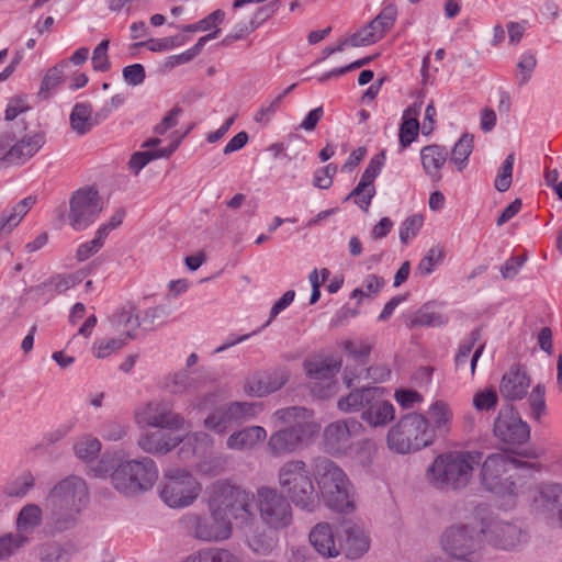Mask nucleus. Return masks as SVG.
I'll use <instances>...</instances> for the list:
<instances>
[{
  "instance_id": "f257e3e1",
  "label": "nucleus",
  "mask_w": 562,
  "mask_h": 562,
  "mask_svg": "<svg viewBox=\"0 0 562 562\" xmlns=\"http://www.w3.org/2000/svg\"><path fill=\"white\" fill-rule=\"evenodd\" d=\"M47 501L50 507L48 519L54 531L68 530L89 502L87 484L79 476H68L53 487Z\"/></svg>"
},
{
  "instance_id": "f03ea898",
  "label": "nucleus",
  "mask_w": 562,
  "mask_h": 562,
  "mask_svg": "<svg viewBox=\"0 0 562 562\" xmlns=\"http://www.w3.org/2000/svg\"><path fill=\"white\" fill-rule=\"evenodd\" d=\"M483 457L484 453L477 450L441 453L427 469V477L438 490H462L470 483L474 465H479Z\"/></svg>"
},
{
  "instance_id": "7ed1b4c3",
  "label": "nucleus",
  "mask_w": 562,
  "mask_h": 562,
  "mask_svg": "<svg viewBox=\"0 0 562 562\" xmlns=\"http://www.w3.org/2000/svg\"><path fill=\"white\" fill-rule=\"evenodd\" d=\"M308 418L310 412L304 407L291 406L276 411L272 420L281 428L268 440L270 454L280 457L296 451L312 434Z\"/></svg>"
},
{
  "instance_id": "20e7f679",
  "label": "nucleus",
  "mask_w": 562,
  "mask_h": 562,
  "mask_svg": "<svg viewBox=\"0 0 562 562\" xmlns=\"http://www.w3.org/2000/svg\"><path fill=\"white\" fill-rule=\"evenodd\" d=\"M278 483L286 497L300 509L313 513L319 495L313 484V474L303 460H290L278 471Z\"/></svg>"
},
{
  "instance_id": "39448f33",
  "label": "nucleus",
  "mask_w": 562,
  "mask_h": 562,
  "mask_svg": "<svg viewBox=\"0 0 562 562\" xmlns=\"http://www.w3.org/2000/svg\"><path fill=\"white\" fill-rule=\"evenodd\" d=\"M434 441L435 430L430 428L424 415L416 413L401 417L386 435L389 449L401 454L419 451Z\"/></svg>"
},
{
  "instance_id": "423d86ee",
  "label": "nucleus",
  "mask_w": 562,
  "mask_h": 562,
  "mask_svg": "<svg viewBox=\"0 0 562 562\" xmlns=\"http://www.w3.org/2000/svg\"><path fill=\"white\" fill-rule=\"evenodd\" d=\"M111 469L112 486L125 496H135L150 490L158 479L157 465L148 457L126 460Z\"/></svg>"
},
{
  "instance_id": "0eeeda50",
  "label": "nucleus",
  "mask_w": 562,
  "mask_h": 562,
  "mask_svg": "<svg viewBox=\"0 0 562 562\" xmlns=\"http://www.w3.org/2000/svg\"><path fill=\"white\" fill-rule=\"evenodd\" d=\"M480 480L482 485L498 496H513L517 493V484L510 470L531 467L527 461H520L502 452L488 454L481 461Z\"/></svg>"
},
{
  "instance_id": "6e6552de",
  "label": "nucleus",
  "mask_w": 562,
  "mask_h": 562,
  "mask_svg": "<svg viewBox=\"0 0 562 562\" xmlns=\"http://www.w3.org/2000/svg\"><path fill=\"white\" fill-rule=\"evenodd\" d=\"M201 492V484L187 470L172 468L164 473L159 484L161 501L171 508L191 505Z\"/></svg>"
},
{
  "instance_id": "1a4fd4ad",
  "label": "nucleus",
  "mask_w": 562,
  "mask_h": 562,
  "mask_svg": "<svg viewBox=\"0 0 562 562\" xmlns=\"http://www.w3.org/2000/svg\"><path fill=\"white\" fill-rule=\"evenodd\" d=\"M209 515L188 513L180 519L181 526L187 532L203 542H221L232 536V521L223 517L222 510H217L215 504L211 505Z\"/></svg>"
},
{
  "instance_id": "9d476101",
  "label": "nucleus",
  "mask_w": 562,
  "mask_h": 562,
  "mask_svg": "<svg viewBox=\"0 0 562 562\" xmlns=\"http://www.w3.org/2000/svg\"><path fill=\"white\" fill-rule=\"evenodd\" d=\"M261 409L260 403L229 402L213 408L204 418L203 425L216 435H225L232 428L255 419Z\"/></svg>"
},
{
  "instance_id": "9b49d317",
  "label": "nucleus",
  "mask_w": 562,
  "mask_h": 562,
  "mask_svg": "<svg viewBox=\"0 0 562 562\" xmlns=\"http://www.w3.org/2000/svg\"><path fill=\"white\" fill-rule=\"evenodd\" d=\"M256 499L260 517L269 528L278 530L292 524V506L282 492L274 487L261 486L257 490Z\"/></svg>"
},
{
  "instance_id": "f8f14e48",
  "label": "nucleus",
  "mask_w": 562,
  "mask_h": 562,
  "mask_svg": "<svg viewBox=\"0 0 562 562\" xmlns=\"http://www.w3.org/2000/svg\"><path fill=\"white\" fill-rule=\"evenodd\" d=\"M69 223L75 231H83L94 223L102 211V201L97 190L82 188L75 191L69 201Z\"/></svg>"
},
{
  "instance_id": "ddd939ff",
  "label": "nucleus",
  "mask_w": 562,
  "mask_h": 562,
  "mask_svg": "<svg viewBox=\"0 0 562 562\" xmlns=\"http://www.w3.org/2000/svg\"><path fill=\"white\" fill-rule=\"evenodd\" d=\"M531 509L549 526L562 528V484H540L533 495Z\"/></svg>"
},
{
  "instance_id": "4468645a",
  "label": "nucleus",
  "mask_w": 562,
  "mask_h": 562,
  "mask_svg": "<svg viewBox=\"0 0 562 562\" xmlns=\"http://www.w3.org/2000/svg\"><path fill=\"white\" fill-rule=\"evenodd\" d=\"M494 436L508 447L520 446L530 438V427L513 405H504L493 425Z\"/></svg>"
},
{
  "instance_id": "2eb2a0df",
  "label": "nucleus",
  "mask_w": 562,
  "mask_h": 562,
  "mask_svg": "<svg viewBox=\"0 0 562 562\" xmlns=\"http://www.w3.org/2000/svg\"><path fill=\"white\" fill-rule=\"evenodd\" d=\"M218 494L222 499L215 507L217 510H222L223 517H228L229 520L232 518L239 520L241 525H247L254 518V495L229 484L220 485Z\"/></svg>"
},
{
  "instance_id": "dca6fc26",
  "label": "nucleus",
  "mask_w": 562,
  "mask_h": 562,
  "mask_svg": "<svg viewBox=\"0 0 562 562\" xmlns=\"http://www.w3.org/2000/svg\"><path fill=\"white\" fill-rule=\"evenodd\" d=\"M441 547L456 561H471L469 557L479 546V532L468 525H453L441 536Z\"/></svg>"
},
{
  "instance_id": "f3484780",
  "label": "nucleus",
  "mask_w": 562,
  "mask_h": 562,
  "mask_svg": "<svg viewBox=\"0 0 562 562\" xmlns=\"http://www.w3.org/2000/svg\"><path fill=\"white\" fill-rule=\"evenodd\" d=\"M136 423L140 426H150L168 430L181 429L183 417L172 411L169 402L153 401L138 408L135 415Z\"/></svg>"
},
{
  "instance_id": "a211bd4d",
  "label": "nucleus",
  "mask_w": 562,
  "mask_h": 562,
  "mask_svg": "<svg viewBox=\"0 0 562 562\" xmlns=\"http://www.w3.org/2000/svg\"><path fill=\"white\" fill-rule=\"evenodd\" d=\"M480 533H483L494 547L503 550L514 549L525 540V535L517 524L502 519L483 521Z\"/></svg>"
},
{
  "instance_id": "6ab92c4d",
  "label": "nucleus",
  "mask_w": 562,
  "mask_h": 562,
  "mask_svg": "<svg viewBox=\"0 0 562 562\" xmlns=\"http://www.w3.org/2000/svg\"><path fill=\"white\" fill-rule=\"evenodd\" d=\"M305 374L315 382H326L325 387L318 391L321 397H328L336 392V383L331 380L339 372L341 361L334 358L313 357L308 358L303 363Z\"/></svg>"
},
{
  "instance_id": "aec40b11",
  "label": "nucleus",
  "mask_w": 562,
  "mask_h": 562,
  "mask_svg": "<svg viewBox=\"0 0 562 562\" xmlns=\"http://www.w3.org/2000/svg\"><path fill=\"white\" fill-rule=\"evenodd\" d=\"M361 428L355 419L339 420L329 424L324 430V443L331 454L346 453L351 447V437Z\"/></svg>"
},
{
  "instance_id": "412c9836",
  "label": "nucleus",
  "mask_w": 562,
  "mask_h": 562,
  "mask_svg": "<svg viewBox=\"0 0 562 562\" xmlns=\"http://www.w3.org/2000/svg\"><path fill=\"white\" fill-rule=\"evenodd\" d=\"M289 381V372L277 368L249 378L244 386L247 394L257 397L267 396L280 390Z\"/></svg>"
},
{
  "instance_id": "4be33fe9",
  "label": "nucleus",
  "mask_w": 562,
  "mask_h": 562,
  "mask_svg": "<svg viewBox=\"0 0 562 562\" xmlns=\"http://www.w3.org/2000/svg\"><path fill=\"white\" fill-rule=\"evenodd\" d=\"M314 476L317 482L322 497L331 499L333 486L336 484H347L346 473L331 460L319 457L314 460Z\"/></svg>"
},
{
  "instance_id": "5701e85b",
  "label": "nucleus",
  "mask_w": 562,
  "mask_h": 562,
  "mask_svg": "<svg viewBox=\"0 0 562 562\" xmlns=\"http://www.w3.org/2000/svg\"><path fill=\"white\" fill-rule=\"evenodd\" d=\"M314 476L317 482L322 497L331 499L333 486L336 484H347L346 473L331 460L319 457L314 460Z\"/></svg>"
},
{
  "instance_id": "b1692460",
  "label": "nucleus",
  "mask_w": 562,
  "mask_h": 562,
  "mask_svg": "<svg viewBox=\"0 0 562 562\" xmlns=\"http://www.w3.org/2000/svg\"><path fill=\"white\" fill-rule=\"evenodd\" d=\"M45 144V135L41 132L26 135L13 145L1 156V164L4 166L23 165L31 159Z\"/></svg>"
},
{
  "instance_id": "393cba45",
  "label": "nucleus",
  "mask_w": 562,
  "mask_h": 562,
  "mask_svg": "<svg viewBox=\"0 0 562 562\" xmlns=\"http://www.w3.org/2000/svg\"><path fill=\"white\" fill-rule=\"evenodd\" d=\"M338 537L340 553L344 552L348 559H358L370 548V541L364 531L351 521L341 524Z\"/></svg>"
},
{
  "instance_id": "a878e982",
  "label": "nucleus",
  "mask_w": 562,
  "mask_h": 562,
  "mask_svg": "<svg viewBox=\"0 0 562 562\" xmlns=\"http://www.w3.org/2000/svg\"><path fill=\"white\" fill-rule=\"evenodd\" d=\"M531 384V378L525 367L516 364L503 375L499 383V393L507 401L524 398Z\"/></svg>"
},
{
  "instance_id": "bb28decb",
  "label": "nucleus",
  "mask_w": 562,
  "mask_h": 562,
  "mask_svg": "<svg viewBox=\"0 0 562 562\" xmlns=\"http://www.w3.org/2000/svg\"><path fill=\"white\" fill-rule=\"evenodd\" d=\"M386 393L384 387H380V393L374 395V400L370 401L361 413L362 420L371 427H384L394 419L395 409L385 398Z\"/></svg>"
},
{
  "instance_id": "cd10ccee",
  "label": "nucleus",
  "mask_w": 562,
  "mask_h": 562,
  "mask_svg": "<svg viewBox=\"0 0 562 562\" xmlns=\"http://www.w3.org/2000/svg\"><path fill=\"white\" fill-rule=\"evenodd\" d=\"M181 439L164 429L142 435L138 440V447L150 454H166L180 443Z\"/></svg>"
},
{
  "instance_id": "c85d7f7f",
  "label": "nucleus",
  "mask_w": 562,
  "mask_h": 562,
  "mask_svg": "<svg viewBox=\"0 0 562 562\" xmlns=\"http://www.w3.org/2000/svg\"><path fill=\"white\" fill-rule=\"evenodd\" d=\"M308 539L315 551L324 558H336L340 554L333 527L327 522H319L313 527Z\"/></svg>"
},
{
  "instance_id": "c756f323",
  "label": "nucleus",
  "mask_w": 562,
  "mask_h": 562,
  "mask_svg": "<svg viewBox=\"0 0 562 562\" xmlns=\"http://www.w3.org/2000/svg\"><path fill=\"white\" fill-rule=\"evenodd\" d=\"M267 431L261 426H249L232 432L226 439V447L231 450H250L265 440Z\"/></svg>"
},
{
  "instance_id": "7c9ffc66",
  "label": "nucleus",
  "mask_w": 562,
  "mask_h": 562,
  "mask_svg": "<svg viewBox=\"0 0 562 562\" xmlns=\"http://www.w3.org/2000/svg\"><path fill=\"white\" fill-rule=\"evenodd\" d=\"M447 158L448 150L441 145H428L420 150L423 168L434 182H438L441 179L440 170L446 164Z\"/></svg>"
},
{
  "instance_id": "2f4dec72",
  "label": "nucleus",
  "mask_w": 562,
  "mask_h": 562,
  "mask_svg": "<svg viewBox=\"0 0 562 562\" xmlns=\"http://www.w3.org/2000/svg\"><path fill=\"white\" fill-rule=\"evenodd\" d=\"M380 393V386H362L351 391L347 396L341 397L337 406L346 413L363 412L370 401L374 400V395Z\"/></svg>"
},
{
  "instance_id": "473e14b6",
  "label": "nucleus",
  "mask_w": 562,
  "mask_h": 562,
  "mask_svg": "<svg viewBox=\"0 0 562 562\" xmlns=\"http://www.w3.org/2000/svg\"><path fill=\"white\" fill-rule=\"evenodd\" d=\"M70 126L78 135L89 133L95 125L92 105L88 102L75 104L70 113Z\"/></svg>"
},
{
  "instance_id": "72a5a7b5",
  "label": "nucleus",
  "mask_w": 562,
  "mask_h": 562,
  "mask_svg": "<svg viewBox=\"0 0 562 562\" xmlns=\"http://www.w3.org/2000/svg\"><path fill=\"white\" fill-rule=\"evenodd\" d=\"M428 425L431 423V429L435 430V434L446 435L449 431V425L452 419V412L449 408L448 404L443 401L434 402L428 411Z\"/></svg>"
},
{
  "instance_id": "f704fd0d",
  "label": "nucleus",
  "mask_w": 562,
  "mask_h": 562,
  "mask_svg": "<svg viewBox=\"0 0 562 562\" xmlns=\"http://www.w3.org/2000/svg\"><path fill=\"white\" fill-rule=\"evenodd\" d=\"M333 494L334 495L331 496V499L328 497H323L328 508L340 513H348L353 509V503L351 499L352 485L348 479L347 484L334 485Z\"/></svg>"
},
{
  "instance_id": "c9c22d12",
  "label": "nucleus",
  "mask_w": 562,
  "mask_h": 562,
  "mask_svg": "<svg viewBox=\"0 0 562 562\" xmlns=\"http://www.w3.org/2000/svg\"><path fill=\"white\" fill-rule=\"evenodd\" d=\"M43 520L42 508L36 504H27L23 506L18 514L16 529L18 532L26 536L33 532Z\"/></svg>"
},
{
  "instance_id": "e433bc0d",
  "label": "nucleus",
  "mask_w": 562,
  "mask_h": 562,
  "mask_svg": "<svg viewBox=\"0 0 562 562\" xmlns=\"http://www.w3.org/2000/svg\"><path fill=\"white\" fill-rule=\"evenodd\" d=\"M187 562H241V560L227 549L209 548L189 555Z\"/></svg>"
},
{
  "instance_id": "4c0bfd02",
  "label": "nucleus",
  "mask_w": 562,
  "mask_h": 562,
  "mask_svg": "<svg viewBox=\"0 0 562 562\" xmlns=\"http://www.w3.org/2000/svg\"><path fill=\"white\" fill-rule=\"evenodd\" d=\"M114 322L117 327H123L126 329L124 338L134 339V330L140 325L136 306L133 304L123 306L114 315Z\"/></svg>"
},
{
  "instance_id": "58836bf2",
  "label": "nucleus",
  "mask_w": 562,
  "mask_h": 562,
  "mask_svg": "<svg viewBox=\"0 0 562 562\" xmlns=\"http://www.w3.org/2000/svg\"><path fill=\"white\" fill-rule=\"evenodd\" d=\"M447 323V318L431 310L429 304H424L414 315L409 318L408 327L416 328L422 326H441Z\"/></svg>"
},
{
  "instance_id": "ea45409f",
  "label": "nucleus",
  "mask_w": 562,
  "mask_h": 562,
  "mask_svg": "<svg viewBox=\"0 0 562 562\" xmlns=\"http://www.w3.org/2000/svg\"><path fill=\"white\" fill-rule=\"evenodd\" d=\"M66 66L67 61L63 60L46 71L37 93L40 99L47 100L50 97V92L61 83Z\"/></svg>"
},
{
  "instance_id": "a19ab883",
  "label": "nucleus",
  "mask_w": 562,
  "mask_h": 562,
  "mask_svg": "<svg viewBox=\"0 0 562 562\" xmlns=\"http://www.w3.org/2000/svg\"><path fill=\"white\" fill-rule=\"evenodd\" d=\"M474 136L464 133L454 144L451 150V161L457 165L459 171H462L467 165L469 156L473 150Z\"/></svg>"
},
{
  "instance_id": "79ce46f5",
  "label": "nucleus",
  "mask_w": 562,
  "mask_h": 562,
  "mask_svg": "<svg viewBox=\"0 0 562 562\" xmlns=\"http://www.w3.org/2000/svg\"><path fill=\"white\" fill-rule=\"evenodd\" d=\"M528 404L530 407V416L535 420H540L547 412L544 384L538 383L533 386L528 396Z\"/></svg>"
},
{
  "instance_id": "37998d69",
  "label": "nucleus",
  "mask_w": 562,
  "mask_h": 562,
  "mask_svg": "<svg viewBox=\"0 0 562 562\" xmlns=\"http://www.w3.org/2000/svg\"><path fill=\"white\" fill-rule=\"evenodd\" d=\"M189 38L183 35H175L169 37H164L159 40L150 38L145 42L136 43L135 46H145L150 52H162L168 50L173 47H178L183 45Z\"/></svg>"
},
{
  "instance_id": "c03bdc74",
  "label": "nucleus",
  "mask_w": 562,
  "mask_h": 562,
  "mask_svg": "<svg viewBox=\"0 0 562 562\" xmlns=\"http://www.w3.org/2000/svg\"><path fill=\"white\" fill-rule=\"evenodd\" d=\"M83 280V276L81 272L70 273V274H57L50 278L47 282H44L41 286H49L57 293H63L70 288H74L78 283Z\"/></svg>"
},
{
  "instance_id": "a18cd8bd",
  "label": "nucleus",
  "mask_w": 562,
  "mask_h": 562,
  "mask_svg": "<svg viewBox=\"0 0 562 562\" xmlns=\"http://www.w3.org/2000/svg\"><path fill=\"white\" fill-rule=\"evenodd\" d=\"M375 188H369L359 181L352 191L345 198V201L355 199V203L363 211H368L372 199L375 195Z\"/></svg>"
},
{
  "instance_id": "49530a36",
  "label": "nucleus",
  "mask_w": 562,
  "mask_h": 562,
  "mask_svg": "<svg viewBox=\"0 0 562 562\" xmlns=\"http://www.w3.org/2000/svg\"><path fill=\"white\" fill-rule=\"evenodd\" d=\"M419 122L416 117H402L398 137L401 147L404 149L409 146L418 136Z\"/></svg>"
},
{
  "instance_id": "de8ad7c7",
  "label": "nucleus",
  "mask_w": 562,
  "mask_h": 562,
  "mask_svg": "<svg viewBox=\"0 0 562 562\" xmlns=\"http://www.w3.org/2000/svg\"><path fill=\"white\" fill-rule=\"evenodd\" d=\"M29 541L27 536L20 532L9 533L0 538V560L13 554Z\"/></svg>"
},
{
  "instance_id": "09e8293b",
  "label": "nucleus",
  "mask_w": 562,
  "mask_h": 562,
  "mask_svg": "<svg viewBox=\"0 0 562 562\" xmlns=\"http://www.w3.org/2000/svg\"><path fill=\"white\" fill-rule=\"evenodd\" d=\"M167 389L170 393L183 394L195 389V380L187 371H180L169 379Z\"/></svg>"
},
{
  "instance_id": "8fccbe9b",
  "label": "nucleus",
  "mask_w": 562,
  "mask_h": 562,
  "mask_svg": "<svg viewBox=\"0 0 562 562\" xmlns=\"http://www.w3.org/2000/svg\"><path fill=\"white\" fill-rule=\"evenodd\" d=\"M76 456L85 461L94 459L101 450V442L97 438L87 437L74 446Z\"/></svg>"
},
{
  "instance_id": "3c124183",
  "label": "nucleus",
  "mask_w": 562,
  "mask_h": 562,
  "mask_svg": "<svg viewBox=\"0 0 562 562\" xmlns=\"http://www.w3.org/2000/svg\"><path fill=\"white\" fill-rule=\"evenodd\" d=\"M35 479L31 472H24L7 486L5 493L10 497H23L33 488Z\"/></svg>"
},
{
  "instance_id": "603ef678",
  "label": "nucleus",
  "mask_w": 562,
  "mask_h": 562,
  "mask_svg": "<svg viewBox=\"0 0 562 562\" xmlns=\"http://www.w3.org/2000/svg\"><path fill=\"white\" fill-rule=\"evenodd\" d=\"M514 162H515V155L512 153L505 158V160L501 167V170H499L498 175L496 176L494 186L497 191L505 192L510 188L512 179H513Z\"/></svg>"
},
{
  "instance_id": "864d4df0",
  "label": "nucleus",
  "mask_w": 562,
  "mask_h": 562,
  "mask_svg": "<svg viewBox=\"0 0 562 562\" xmlns=\"http://www.w3.org/2000/svg\"><path fill=\"white\" fill-rule=\"evenodd\" d=\"M473 406L476 411H492L498 403V396L494 389H485L477 391L473 396Z\"/></svg>"
},
{
  "instance_id": "5fc2aeb1",
  "label": "nucleus",
  "mask_w": 562,
  "mask_h": 562,
  "mask_svg": "<svg viewBox=\"0 0 562 562\" xmlns=\"http://www.w3.org/2000/svg\"><path fill=\"white\" fill-rule=\"evenodd\" d=\"M127 340L124 337L98 340L93 346L94 356L99 359L106 358L123 348Z\"/></svg>"
},
{
  "instance_id": "6e6d98bb",
  "label": "nucleus",
  "mask_w": 562,
  "mask_h": 562,
  "mask_svg": "<svg viewBox=\"0 0 562 562\" xmlns=\"http://www.w3.org/2000/svg\"><path fill=\"white\" fill-rule=\"evenodd\" d=\"M225 13L222 10H215L211 14H209L206 18L200 20L196 23L193 24H187L181 26V30L183 32H198V31H207L211 29V26H216L217 24L222 23L224 20Z\"/></svg>"
},
{
  "instance_id": "4d7b16f0",
  "label": "nucleus",
  "mask_w": 562,
  "mask_h": 562,
  "mask_svg": "<svg viewBox=\"0 0 562 562\" xmlns=\"http://www.w3.org/2000/svg\"><path fill=\"white\" fill-rule=\"evenodd\" d=\"M109 40L101 41L92 53V66L95 71H108L111 68V61L108 56Z\"/></svg>"
},
{
  "instance_id": "13d9d810",
  "label": "nucleus",
  "mask_w": 562,
  "mask_h": 562,
  "mask_svg": "<svg viewBox=\"0 0 562 562\" xmlns=\"http://www.w3.org/2000/svg\"><path fill=\"white\" fill-rule=\"evenodd\" d=\"M41 562H68L69 553L58 543L45 544L40 552Z\"/></svg>"
},
{
  "instance_id": "bf43d9fd",
  "label": "nucleus",
  "mask_w": 562,
  "mask_h": 562,
  "mask_svg": "<svg viewBox=\"0 0 562 562\" xmlns=\"http://www.w3.org/2000/svg\"><path fill=\"white\" fill-rule=\"evenodd\" d=\"M481 338V329H473L469 337L459 346L458 352L454 357L456 367L459 368L467 362L475 342Z\"/></svg>"
},
{
  "instance_id": "052dcab7",
  "label": "nucleus",
  "mask_w": 562,
  "mask_h": 562,
  "mask_svg": "<svg viewBox=\"0 0 562 562\" xmlns=\"http://www.w3.org/2000/svg\"><path fill=\"white\" fill-rule=\"evenodd\" d=\"M443 254L437 248H430L425 257L419 261L417 266V270L422 276L430 274L437 265L442 261Z\"/></svg>"
},
{
  "instance_id": "680f3d73",
  "label": "nucleus",
  "mask_w": 562,
  "mask_h": 562,
  "mask_svg": "<svg viewBox=\"0 0 562 562\" xmlns=\"http://www.w3.org/2000/svg\"><path fill=\"white\" fill-rule=\"evenodd\" d=\"M345 351L351 356L356 361L364 363L369 357L372 345L366 341L347 340L344 345Z\"/></svg>"
},
{
  "instance_id": "e2e57ef3",
  "label": "nucleus",
  "mask_w": 562,
  "mask_h": 562,
  "mask_svg": "<svg viewBox=\"0 0 562 562\" xmlns=\"http://www.w3.org/2000/svg\"><path fill=\"white\" fill-rule=\"evenodd\" d=\"M536 66H537V58L533 54L526 53V54L521 55V57L517 64V68L519 69V72H520V78L518 81L519 86H524L530 80Z\"/></svg>"
},
{
  "instance_id": "0e129e2a",
  "label": "nucleus",
  "mask_w": 562,
  "mask_h": 562,
  "mask_svg": "<svg viewBox=\"0 0 562 562\" xmlns=\"http://www.w3.org/2000/svg\"><path fill=\"white\" fill-rule=\"evenodd\" d=\"M423 225V217L420 215H413L407 217L401 225L400 239L403 244H407L408 239L414 237Z\"/></svg>"
},
{
  "instance_id": "69168bd1",
  "label": "nucleus",
  "mask_w": 562,
  "mask_h": 562,
  "mask_svg": "<svg viewBox=\"0 0 562 562\" xmlns=\"http://www.w3.org/2000/svg\"><path fill=\"white\" fill-rule=\"evenodd\" d=\"M274 540L266 535H256L248 540L249 548L261 555L269 554L274 548Z\"/></svg>"
},
{
  "instance_id": "338daca9",
  "label": "nucleus",
  "mask_w": 562,
  "mask_h": 562,
  "mask_svg": "<svg viewBox=\"0 0 562 562\" xmlns=\"http://www.w3.org/2000/svg\"><path fill=\"white\" fill-rule=\"evenodd\" d=\"M122 76L131 86H139L146 78L145 68L142 64H133L123 68Z\"/></svg>"
},
{
  "instance_id": "774afa93",
  "label": "nucleus",
  "mask_w": 562,
  "mask_h": 562,
  "mask_svg": "<svg viewBox=\"0 0 562 562\" xmlns=\"http://www.w3.org/2000/svg\"><path fill=\"white\" fill-rule=\"evenodd\" d=\"M397 16V8L393 3L386 4L382 11L373 19L382 29V31H389L394 25Z\"/></svg>"
}]
</instances>
